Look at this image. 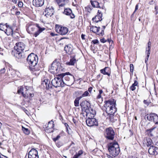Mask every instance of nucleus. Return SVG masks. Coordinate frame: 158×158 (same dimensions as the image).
Returning <instances> with one entry per match:
<instances>
[{
  "label": "nucleus",
  "instance_id": "59",
  "mask_svg": "<svg viewBox=\"0 0 158 158\" xmlns=\"http://www.w3.org/2000/svg\"><path fill=\"white\" fill-rule=\"evenodd\" d=\"M23 3L22 2L19 1L18 6L19 7H22L23 6Z\"/></svg>",
  "mask_w": 158,
  "mask_h": 158
},
{
  "label": "nucleus",
  "instance_id": "51",
  "mask_svg": "<svg viewBox=\"0 0 158 158\" xmlns=\"http://www.w3.org/2000/svg\"><path fill=\"white\" fill-rule=\"evenodd\" d=\"M31 92H32V91H26L25 93L24 94L26 95V98H27L29 97V94Z\"/></svg>",
  "mask_w": 158,
  "mask_h": 158
},
{
  "label": "nucleus",
  "instance_id": "2",
  "mask_svg": "<svg viewBox=\"0 0 158 158\" xmlns=\"http://www.w3.org/2000/svg\"><path fill=\"white\" fill-rule=\"evenodd\" d=\"M38 60L37 56L33 53L29 54L27 58V61L29 65V69L32 71H39V68H36L35 66L37 65Z\"/></svg>",
  "mask_w": 158,
  "mask_h": 158
},
{
  "label": "nucleus",
  "instance_id": "8",
  "mask_svg": "<svg viewBox=\"0 0 158 158\" xmlns=\"http://www.w3.org/2000/svg\"><path fill=\"white\" fill-rule=\"evenodd\" d=\"M62 81L63 80L61 78L57 77L52 81L51 84L52 86L56 88L60 86L63 87Z\"/></svg>",
  "mask_w": 158,
  "mask_h": 158
},
{
  "label": "nucleus",
  "instance_id": "12",
  "mask_svg": "<svg viewBox=\"0 0 158 158\" xmlns=\"http://www.w3.org/2000/svg\"><path fill=\"white\" fill-rule=\"evenodd\" d=\"M54 12V9L52 6L46 7L44 12L43 14H44V16L47 17H51L53 14Z\"/></svg>",
  "mask_w": 158,
  "mask_h": 158
},
{
  "label": "nucleus",
  "instance_id": "62",
  "mask_svg": "<svg viewBox=\"0 0 158 158\" xmlns=\"http://www.w3.org/2000/svg\"><path fill=\"white\" fill-rule=\"evenodd\" d=\"M143 102L145 104L147 105V106H148L149 104V102H147L146 100H144Z\"/></svg>",
  "mask_w": 158,
  "mask_h": 158
},
{
  "label": "nucleus",
  "instance_id": "48",
  "mask_svg": "<svg viewBox=\"0 0 158 158\" xmlns=\"http://www.w3.org/2000/svg\"><path fill=\"white\" fill-rule=\"evenodd\" d=\"M50 81H49V80H48V82H47V83H46L45 84V87L47 89H49V84L50 83Z\"/></svg>",
  "mask_w": 158,
  "mask_h": 158
},
{
  "label": "nucleus",
  "instance_id": "15",
  "mask_svg": "<svg viewBox=\"0 0 158 158\" xmlns=\"http://www.w3.org/2000/svg\"><path fill=\"white\" fill-rule=\"evenodd\" d=\"M148 152L150 155H157L158 154V148L152 145L149 148Z\"/></svg>",
  "mask_w": 158,
  "mask_h": 158
},
{
  "label": "nucleus",
  "instance_id": "61",
  "mask_svg": "<svg viewBox=\"0 0 158 158\" xmlns=\"http://www.w3.org/2000/svg\"><path fill=\"white\" fill-rule=\"evenodd\" d=\"M130 89L131 90L133 91L136 88L135 86L131 85V86H130Z\"/></svg>",
  "mask_w": 158,
  "mask_h": 158
},
{
  "label": "nucleus",
  "instance_id": "5",
  "mask_svg": "<svg viewBox=\"0 0 158 158\" xmlns=\"http://www.w3.org/2000/svg\"><path fill=\"white\" fill-rule=\"evenodd\" d=\"M35 27L38 28V29L33 34V35L35 37H37L41 32L45 30L44 28L41 27L37 23L33 24L28 23L27 25L26 28V30L28 33L32 34L33 32L35 30Z\"/></svg>",
  "mask_w": 158,
  "mask_h": 158
},
{
  "label": "nucleus",
  "instance_id": "24",
  "mask_svg": "<svg viewBox=\"0 0 158 158\" xmlns=\"http://www.w3.org/2000/svg\"><path fill=\"white\" fill-rule=\"evenodd\" d=\"M69 75V72H67L64 73H63L60 75L61 77H62L61 79H64V80L69 81V77L68 76H66V75Z\"/></svg>",
  "mask_w": 158,
  "mask_h": 158
},
{
  "label": "nucleus",
  "instance_id": "1",
  "mask_svg": "<svg viewBox=\"0 0 158 158\" xmlns=\"http://www.w3.org/2000/svg\"><path fill=\"white\" fill-rule=\"evenodd\" d=\"M108 149L110 154H106L105 157L108 158H114L117 156L119 153L120 149L118 144L117 142L115 141L108 143L107 145Z\"/></svg>",
  "mask_w": 158,
  "mask_h": 158
},
{
  "label": "nucleus",
  "instance_id": "49",
  "mask_svg": "<svg viewBox=\"0 0 158 158\" xmlns=\"http://www.w3.org/2000/svg\"><path fill=\"white\" fill-rule=\"evenodd\" d=\"M47 82H48V79H45L43 81H42V83H41L42 85H43L44 87H45V84L46 83H47Z\"/></svg>",
  "mask_w": 158,
  "mask_h": 158
},
{
  "label": "nucleus",
  "instance_id": "9",
  "mask_svg": "<svg viewBox=\"0 0 158 158\" xmlns=\"http://www.w3.org/2000/svg\"><path fill=\"white\" fill-rule=\"evenodd\" d=\"M56 31L61 35H64L67 33L68 29L66 27H62L58 25H56Z\"/></svg>",
  "mask_w": 158,
  "mask_h": 158
},
{
  "label": "nucleus",
  "instance_id": "43",
  "mask_svg": "<svg viewBox=\"0 0 158 158\" xmlns=\"http://www.w3.org/2000/svg\"><path fill=\"white\" fill-rule=\"evenodd\" d=\"M130 71L133 74L134 70V65L133 64H130Z\"/></svg>",
  "mask_w": 158,
  "mask_h": 158
},
{
  "label": "nucleus",
  "instance_id": "63",
  "mask_svg": "<svg viewBox=\"0 0 158 158\" xmlns=\"http://www.w3.org/2000/svg\"><path fill=\"white\" fill-rule=\"evenodd\" d=\"M22 109L26 113V114H27V113H28V111L27 110H26V109L24 107H22Z\"/></svg>",
  "mask_w": 158,
  "mask_h": 158
},
{
  "label": "nucleus",
  "instance_id": "16",
  "mask_svg": "<svg viewBox=\"0 0 158 158\" xmlns=\"http://www.w3.org/2000/svg\"><path fill=\"white\" fill-rule=\"evenodd\" d=\"M102 13L101 11L98 10L97 15L92 18V20L94 22L98 23L102 20Z\"/></svg>",
  "mask_w": 158,
  "mask_h": 158
},
{
  "label": "nucleus",
  "instance_id": "31",
  "mask_svg": "<svg viewBox=\"0 0 158 158\" xmlns=\"http://www.w3.org/2000/svg\"><path fill=\"white\" fill-rule=\"evenodd\" d=\"M22 130L24 133L27 135H28L30 133V131L27 128H26L23 126L22 127Z\"/></svg>",
  "mask_w": 158,
  "mask_h": 158
},
{
  "label": "nucleus",
  "instance_id": "46",
  "mask_svg": "<svg viewBox=\"0 0 158 158\" xmlns=\"http://www.w3.org/2000/svg\"><path fill=\"white\" fill-rule=\"evenodd\" d=\"M6 71V69L5 67H4L1 69H0V73L1 74L4 73Z\"/></svg>",
  "mask_w": 158,
  "mask_h": 158
},
{
  "label": "nucleus",
  "instance_id": "58",
  "mask_svg": "<svg viewBox=\"0 0 158 158\" xmlns=\"http://www.w3.org/2000/svg\"><path fill=\"white\" fill-rule=\"evenodd\" d=\"M83 151H82V150H80L78 151V153H77V154L79 156H81V154H83Z\"/></svg>",
  "mask_w": 158,
  "mask_h": 158
},
{
  "label": "nucleus",
  "instance_id": "30",
  "mask_svg": "<svg viewBox=\"0 0 158 158\" xmlns=\"http://www.w3.org/2000/svg\"><path fill=\"white\" fill-rule=\"evenodd\" d=\"M81 98V97H79L76 98L74 100V103L75 106H79V101Z\"/></svg>",
  "mask_w": 158,
  "mask_h": 158
},
{
  "label": "nucleus",
  "instance_id": "32",
  "mask_svg": "<svg viewBox=\"0 0 158 158\" xmlns=\"http://www.w3.org/2000/svg\"><path fill=\"white\" fill-rule=\"evenodd\" d=\"M151 42L149 41L148 43V47L146 48L145 52H149L150 53Z\"/></svg>",
  "mask_w": 158,
  "mask_h": 158
},
{
  "label": "nucleus",
  "instance_id": "47",
  "mask_svg": "<svg viewBox=\"0 0 158 158\" xmlns=\"http://www.w3.org/2000/svg\"><path fill=\"white\" fill-rule=\"evenodd\" d=\"M5 26V24H4L2 23H1L0 24V30L1 31H3L5 28L4 27Z\"/></svg>",
  "mask_w": 158,
  "mask_h": 158
},
{
  "label": "nucleus",
  "instance_id": "27",
  "mask_svg": "<svg viewBox=\"0 0 158 158\" xmlns=\"http://www.w3.org/2000/svg\"><path fill=\"white\" fill-rule=\"evenodd\" d=\"M88 102L86 100H83L81 102L80 104V106L81 107V109L82 110V108H83V107H86V105H87V103H88Z\"/></svg>",
  "mask_w": 158,
  "mask_h": 158
},
{
  "label": "nucleus",
  "instance_id": "25",
  "mask_svg": "<svg viewBox=\"0 0 158 158\" xmlns=\"http://www.w3.org/2000/svg\"><path fill=\"white\" fill-rule=\"evenodd\" d=\"M86 107H83V108L82 109V111H84L87 113V110H89L91 109V105L90 103L88 102V103H87Z\"/></svg>",
  "mask_w": 158,
  "mask_h": 158
},
{
  "label": "nucleus",
  "instance_id": "45",
  "mask_svg": "<svg viewBox=\"0 0 158 158\" xmlns=\"http://www.w3.org/2000/svg\"><path fill=\"white\" fill-rule=\"evenodd\" d=\"M145 53L147 55L145 59V62L146 63L148 61L150 53L149 52H145Z\"/></svg>",
  "mask_w": 158,
  "mask_h": 158
},
{
  "label": "nucleus",
  "instance_id": "37",
  "mask_svg": "<svg viewBox=\"0 0 158 158\" xmlns=\"http://www.w3.org/2000/svg\"><path fill=\"white\" fill-rule=\"evenodd\" d=\"M139 4H136V5L135 6V10H134V12H133V13H132V14L131 15V17H133L134 16V14L135 13V12L136 11L138 10V7H139Z\"/></svg>",
  "mask_w": 158,
  "mask_h": 158
},
{
  "label": "nucleus",
  "instance_id": "19",
  "mask_svg": "<svg viewBox=\"0 0 158 158\" xmlns=\"http://www.w3.org/2000/svg\"><path fill=\"white\" fill-rule=\"evenodd\" d=\"M44 0H33L32 1L33 4L36 7H40L44 4Z\"/></svg>",
  "mask_w": 158,
  "mask_h": 158
},
{
  "label": "nucleus",
  "instance_id": "29",
  "mask_svg": "<svg viewBox=\"0 0 158 158\" xmlns=\"http://www.w3.org/2000/svg\"><path fill=\"white\" fill-rule=\"evenodd\" d=\"M23 87L21 86L20 88L18 90V93L19 94L21 93L23 97L26 98V95L24 94V93L23 92Z\"/></svg>",
  "mask_w": 158,
  "mask_h": 158
},
{
  "label": "nucleus",
  "instance_id": "38",
  "mask_svg": "<svg viewBox=\"0 0 158 158\" xmlns=\"http://www.w3.org/2000/svg\"><path fill=\"white\" fill-rule=\"evenodd\" d=\"M69 8H66V9H65L64 11L63 12V13L66 15H69Z\"/></svg>",
  "mask_w": 158,
  "mask_h": 158
},
{
  "label": "nucleus",
  "instance_id": "52",
  "mask_svg": "<svg viewBox=\"0 0 158 158\" xmlns=\"http://www.w3.org/2000/svg\"><path fill=\"white\" fill-rule=\"evenodd\" d=\"M65 126V127L66 131L69 134V130L68 129V127H69V125L66 123H64Z\"/></svg>",
  "mask_w": 158,
  "mask_h": 158
},
{
  "label": "nucleus",
  "instance_id": "6",
  "mask_svg": "<svg viewBox=\"0 0 158 158\" xmlns=\"http://www.w3.org/2000/svg\"><path fill=\"white\" fill-rule=\"evenodd\" d=\"M63 69L62 64H61L56 60H55L52 64L51 67L49 69V71L52 73L54 74L62 71Z\"/></svg>",
  "mask_w": 158,
  "mask_h": 158
},
{
  "label": "nucleus",
  "instance_id": "40",
  "mask_svg": "<svg viewBox=\"0 0 158 158\" xmlns=\"http://www.w3.org/2000/svg\"><path fill=\"white\" fill-rule=\"evenodd\" d=\"M156 128V126H154L151 128L149 129H147L146 130V131L151 133Z\"/></svg>",
  "mask_w": 158,
  "mask_h": 158
},
{
  "label": "nucleus",
  "instance_id": "13",
  "mask_svg": "<svg viewBox=\"0 0 158 158\" xmlns=\"http://www.w3.org/2000/svg\"><path fill=\"white\" fill-rule=\"evenodd\" d=\"M54 125V122L52 120L49 122L47 126L45 129L46 132L48 133L52 132L53 131Z\"/></svg>",
  "mask_w": 158,
  "mask_h": 158
},
{
  "label": "nucleus",
  "instance_id": "14",
  "mask_svg": "<svg viewBox=\"0 0 158 158\" xmlns=\"http://www.w3.org/2000/svg\"><path fill=\"white\" fill-rule=\"evenodd\" d=\"M38 151L35 148H32L28 153V158H39Z\"/></svg>",
  "mask_w": 158,
  "mask_h": 158
},
{
  "label": "nucleus",
  "instance_id": "33",
  "mask_svg": "<svg viewBox=\"0 0 158 158\" xmlns=\"http://www.w3.org/2000/svg\"><path fill=\"white\" fill-rule=\"evenodd\" d=\"M63 80L62 85H63V87L65 85H66L67 86H69V82L68 81H65V80H64V79H62Z\"/></svg>",
  "mask_w": 158,
  "mask_h": 158
},
{
  "label": "nucleus",
  "instance_id": "57",
  "mask_svg": "<svg viewBox=\"0 0 158 158\" xmlns=\"http://www.w3.org/2000/svg\"><path fill=\"white\" fill-rule=\"evenodd\" d=\"M138 85V82L136 80H135L134 81V83H133L132 85H133V86H134L135 87V86H137Z\"/></svg>",
  "mask_w": 158,
  "mask_h": 158
},
{
  "label": "nucleus",
  "instance_id": "35",
  "mask_svg": "<svg viewBox=\"0 0 158 158\" xmlns=\"http://www.w3.org/2000/svg\"><path fill=\"white\" fill-rule=\"evenodd\" d=\"M25 87L26 91H33V88L31 86H25Z\"/></svg>",
  "mask_w": 158,
  "mask_h": 158
},
{
  "label": "nucleus",
  "instance_id": "64",
  "mask_svg": "<svg viewBox=\"0 0 158 158\" xmlns=\"http://www.w3.org/2000/svg\"><path fill=\"white\" fill-rule=\"evenodd\" d=\"M155 2V1L152 0L148 2V4L150 5H153Z\"/></svg>",
  "mask_w": 158,
  "mask_h": 158
},
{
  "label": "nucleus",
  "instance_id": "50",
  "mask_svg": "<svg viewBox=\"0 0 158 158\" xmlns=\"http://www.w3.org/2000/svg\"><path fill=\"white\" fill-rule=\"evenodd\" d=\"M91 43H93L94 44H99V41L97 39H95L93 40Z\"/></svg>",
  "mask_w": 158,
  "mask_h": 158
},
{
  "label": "nucleus",
  "instance_id": "11",
  "mask_svg": "<svg viewBox=\"0 0 158 158\" xmlns=\"http://www.w3.org/2000/svg\"><path fill=\"white\" fill-rule=\"evenodd\" d=\"M87 125L89 127L93 126H98V122L97 119L94 118H89L86 120Z\"/></svg>",
  "mask_w": 158,
  "mask_h": 158
},
{
  "label": "nucleus",
  "instance_id": "22",
  "mask_svg": "<svg viewBox=\"0 0 158 158\" xmlns=\"http://www.w3.org/2000/svg\"><path fill=\"white\" fill-rule=\"evenodd\" d=\"M68 0H56L60 8L63 7L66 3H68Z\"/></svg>",
  "mask_w": 158,
  "mask_h": 158
},
{
  "label": "nucleus",
  "instance_id": "56",
  "mask_svg": "<svg viewBox=\"0 0 158 158\" xmlns=\"http://www.w3.org/2000/svg\"><path fill=\"white\" fill-rule=\"evenodd\" d=\"M107 41L109 43V44L112 43V44H113L112 47H113L114 46V44L113 43V41L112 40H111L110 39H108Z\"/></svg>",
  "mask_w": 158,
  "mask_h": 158
},
{
  "label": "nucleus",
  "instance_id": "60",
  "mask_svg": "<svg viewBox=\"0 0 158 158\" xmlns=\"http://www.w3.org/2000/svg\"><path fill=\"white\" fill-rule=\"evenodd\" d=\"M100 41L101 42L103 43H105L107 41V40H105L104 38H102V39H101Z\"/></svg>",
  "mask_w": 158,
  "mask_h": 158
},
{
  "label": "nucleus",
  "instance_id": "53",
  "mask_svg": "<svg viewBox=\"0 0 158 158\" xmlns=\"http://www.w3.org/2000/svg\"><path fill=\"white\" fill-rule=\"evenodd\" d=\"M60 137V136L59 135H58L56 137L53 139V140L54 141L56 142V141L58 140Z\"/></svg>",
  "mask_w": 158,
  "mask_h": 158
},
{
  "label": "nucleus",
  "instance_id": "26",
  "mask_svg": "<svg viewBox=\"0 0 158 158\" xmlns=\"http://www.w3.org/2000/svg\"><path fill=\"white\" fill-rule=\"evenodd\" d=\"M90 2L91 5L93 7L97 8L100 7L99 6V2L97 1H91Z\"/></svg>",
  "mask_w": 158,
  "mask_h": 158
},
{
  "label": "nucleus",
  "instance_id": "34",
  "mask_svg": "<svg viewBox=\"0 0 158 158\" xmlns=\"http://www.w3.org/2000/svg\"><path fill=\"white\" fill-rule=\"evenodd\" d=\"M106 28V26H102V31L101 32H100V33H99V35H101V36H103L104 34V31Z\"/></svg>",
  "mask_w": 158,
  "mask_h": 158
},
{
  "label": "nucleus",
  "instance_id": "44",
  "mask_svg": "<svg viewBox=\"0 0 158 158\" xmlns=\"http://www.w3.org/2000/svg\"><path fill=\"white\" fill-rule=\"evenodd\" d=\"M64 50L66 53H68L69 52V48L68 44L65 46L64 48Z\"/></svg>",
  "mask_w": 158,
  "mask_h": 158
},
{
  "label": "nucleus",
  "instance_id": "18",
  "mask_svg": "<svg viewBox=\"0 0 158 158\" xmlns=\"http://www.w3.org/2000/svg\"><path fill=\"white\" fill-rule=\"evenodd\" d=\"M106 119H108L110 123H114L117 120V117L114 116V114H107Z\"/></svg>",
  "mask_w": 158,
  "mask_h": 158
},
{
  "label": "nucleus",
  "instance_id": "36",
  "mask_svg": "<svg viewBox=\"0 0 158 158\" xmlns=\"http://www.w3.org/2000/svg\"><path fill=\"white\" fill-rule=\"evenodd\" d=\"M70 16L71 19H74L75 18V15L73 13L71 9L70 8Z\"/></svg>",
  "mask_w": 158,
  "mask_h": 158
},
{
  "label": "nucleus",
  "instance_id": "42",
  "mask_svg": "<svg viewBox=\"0 0 158 158\" xmlns=\"http://www.w3.org/2000/svg\"><path fill=\"white\" fill-rule=\"evenodd\" d=\"M88 111L91 114H92L93 115L96 114V111L91 107V108L90 110H89Z\"/></svg>",
  "mask_w": 158,
  "mask_h": 158
},
{
  "label": "nucleus",
  "instance_id": "3",
  "mask_svg": "<svg viewBox=\"0 0 158 158\" xmlns=\"http://www.w3.org/2000/svg\"><path fill=\"white\" fill-rule=\"evenodd\" d=\"M104 107L106 108V112L107 114H114L117 111L116 107V101L114 99H111L104 102Z\"/></svg>",
  "mask_w": 158,
  "mask_h": 158
},
{
  "label": "nucleus",
  "instance_id": "41",
  "mask_svg": "<svg viewBox=\"0 0 158 158\" xmlns=\"http://www.w3.org/2000/svg\"><path fill=\"white\" fill-rule=\"evenodd\" d=\"M92 8L90 6H88L85 7V9L88 12H90L92 9Z\"/></svg>",
  "mask_w": 158,
  "mask_h": 158
},
{
  "label": "nucleus",
  "instance_id": "10",
  "mask_svg": "<svg viewBox=\"0 0 158 158\" xmlns=\"http://www.w3.org/2000/svg\"><path fill=\"white\" fill-rule=\"evenodd\" d=\"M147 116V118L148 120L152 121H153L155 124H156V122L158 121V115L154 113H151L149 114H148L146 115Z\"/></svg>",
  "mask_w": 158,
  "mask_h": 158
},
{
  "label": "nucleus",
  "instance_id": "4",
  "mask_svg": "<svg viewBox=\"0 0 158 158\" xmlns=\"http://www.w3.org/2000/svg\"><path fill=\"white\" fill-rule=\"evenodd\" d=\"M25 48V45L22 42H19L16 44L15 46V50L12 51V55L16 58L18 59L23 58L24 57L22 55V52H23Z\"/></svg>",
  "mask_w": 158,
  "mask_h": 158
},
{
  "label": "nucleus",
  "instance_id": "21",
  "mask_svg": "<svg viewBox=\"0 0 158 158\" xmlns=\"http://www.w3.org/2000/svg\"><path fill=\"white\" fill-rule=\"evenodd\" d=\"M100 29V27H97L95 26H92L90 27V31H92L93 32L96 34L97 35H99V33L100 32H99Z\"/></svg>",
  "mask_w": 158,
  "mask_h": 158
},
{
  "label": "nucleus",
  "instance_id": "28",
  "mask_svg": "<svg viewBox=\"0 0 158 158\" xmlns=\"http://www.w3.org/2000/svg\"><path fill=\"white\" fill-rule=\"evenodd\" d=\"M147 143H146L147 146L148 147L152 146V144L153 143L152 140L151 139L148 138L147 139Z\"/></svg>",
  "mask_w": 158,
  "mask_h": 158
},
{
  "label": "nucleus",
  "instance_id": "23",
  "mask_svg": "<svg viewBox=\"0 0 158 158\" xmlns=\"http://www.w3.org/2000/svg\"><path fill=\"white\" fill-rule=\"evenodd\" d=\"M13 27H9L6 29L5 31H4L5 33L7 34V35H13Z\"/></svg>",
  "mask_w": 158,
  "mask_h": 158
},
{
  "label": "nucleus",
  "instance_id": "20",
  "mask_svg": "<svg viewBox=\"0 0 158 158\" xmlns=\"http://www.w3.org/2000/svg\"><path fill=\"white\" fill-rule=\"evenodd\" d=\"M76 55L75 54H72L71 53V55L70 56V65H74L77 62L78 60L76 59Z\"/></svg>",
  "mask_w": 158,
  "mask_h": 158
},
{
  "label": "nucleus",
  "instance_id": "54",
  "mask_svg": "<svg viewBox=\"0 0 158 158\" xmlns=\"http://www.w3.org/2000/svg\"><path fill=\"white\" fill-rule=\"evenodd\" d=\"M75 145V144L73 143V141H71V143L70 144V146H72V145H73V149H72V150L73 151H75V148L74 147H73V145Z\"/></svg>",
  "mask_w": 158,
  "mask_h": 158
},
{
  "label": "nucleus",
  "instance_id": "7",
  "mask_svg": "<svg viewBox=\"0 0 158 158\" xmlns=\"http://www.w3.org/2000/svg\"><path fill=\"white\" fill-rule=\"evenodd\" d=\"M104 134L105 138L107 139L113 140L114 139L115 132L112 127L106 128Z\"/></svg>",
  "mask_w": 158,
  "mask_h": 158
},
{
  "label": "nucleus",
  "instance_id": "55",
  "mask_svg": "<svg viewBox=\"0 0 158 158\" xmlns=\"http://www.w3.org/2000/svg\"><path fill=\"white\" fill-rule=\"evenodd\" d=\"M71 118L73 123L76 124L77 123V118H74L73 117H71Z\"/></svg>",
  "mask_w": 158,
  "mask_h": 158
},
{
  "label": "nucleus",
  "instance_id": "17",
  "mask_svg": "<svg viewBox=\"0 0 158 158\" xmlns=\"http://www.w3.org/2000/svg\"><path fill=\"white\" fill-rule=\"evenodd\" d=\"M100 72L104 75H106L110 77L111 74L110 69L108 67H106L100 70Z\"/></svg>",
  "mask_w": 158,
  "mask_h": 158
},
{
  "label": "nucleus",
  "instance_id": "39",
  "mask_svg": "<svg viewBox=\"0 0 158 158\" xmlns=\"http://www.w3.org/2000/svg\"><path fill=\"white\" fill-rule=\"evenodd\" d=\"M89 94V93L87 91H86L84 92V93L81 96H80V97H81V98L82 97H86L88 96Z\"/></svg>",
  "mask_w": 158,
  "mask_h": 158
}]
</instances>
